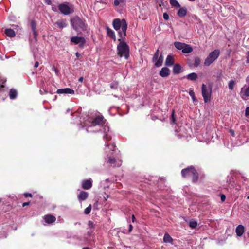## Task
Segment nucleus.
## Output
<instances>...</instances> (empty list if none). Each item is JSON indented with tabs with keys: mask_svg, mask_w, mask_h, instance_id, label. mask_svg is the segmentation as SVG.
I'll use <instances>...</instances> for the list:
<instances>
[{
	"mask_svg": "<svg viewBox=\"0 0 249 249\" xmlns=\"http://www.w3.org/2000/svg\"><path fill=\"white\" fill-rule=\"evenodd\" d=\"M71 25L73 29L80 34L82 32L86 31L88 28V24L84 19L81 18L78 16L73 17L71 19Z\"/></svg>",
	"mask_w": 249,
	"mask_h": 249,
	"instance_id": "f257e3e1",
	"label": "nucleus"
},
{
	"mask_svg": "<svg viewBox=\"0 0 249 249\" xmlns=\"http://www.w3.org/2000/svg\"><path fill=\"white\" fill-rule=\"evenodd\" d=\"M181 175L183 178H187L192 176V181L196 183L199 178V174L194 166H190L182 169Z\"/></svg>",
	"mask_w": 249,
	"mask_h": 249,
	"instance_id": "f03ea898",
	"label": "nucleus"
},
{
	"mask_svg": "<svg viewBox=\"0 0 249 249\" xmlns=\"http://www.w3.org/2000/svg\"><path fill=\"white\" fill-rule=\"evenodd\" d=\"M117 54L120 57L124 56L126 59H127L129 56V47L127 43L121 41L117 47Z\"/></svg>",
	"mask_w": 249,
	"mask_h": 249,
	"instance_id": "7ed1b4c3",
	"label": "nucleus"
},
{
	"mask_svg": "<svg viewBox=\"0 0 249 249\" xmlns=\"http://www.w3.org/2000/svg\"><path fill=\"white\" fill-rule=\"evenodd\" d=\"M112 25L114 29L116 31L119 30L121 28L123 32H126L127 24L124 19L120 20L119 18H115L113 20Z\"/></svg>",
	"mask_w": 249,
	"mask_h": 249,
	"instance_id": "20e7f679",
	"label": "nucleus"
},
{
	"mask_svg": "<svg viewBox=\"0 0 249 249\" xmlns=\"http://www.w3.org/2000/svg\"><path fill=\"white\" fill-rule=\"evenodd\" d=\"M220 55V50L218 49L214 50L211 52L204 61V64L205 66H209L213 63Z\"/></svg>",
	"mask_w": 249,
	"mask_h": 249,
	"instance_id": "39448f33",
	"label": "nucleus"
},
{
	"mask_svg": "<svg viewBox=\"0 0 249 249\" xmlns=\"http://www.w3.org/2000/svg\"><path fill=\"white\" fill-rule=\"evenodd\" d=\"M202 90V95L203 97L205 103H207L210 101L211 93H212V88L211 87L209 89H207L206 86L203 84L201 87Z\"/></svg>",
	"mask_w": 249,
	"mask_h": 249,
	"instance_id": "423d86ee",
	"label": "nucleus"
},
{
	"mask_svg": "<svg viewBox=\"0 0 249 249\" xmlns=\"http://www.w3.org/2000/svg\"><path fill=\"white\" fill-rule=\"evenodd\" d=\"M58 9L62 14L65 15H68L73 12V10L65 3L60 4L58 5Z\"/></svg>",
	"mask_w": 249,
	"mask_h": 249,
	"instance_id": "0eeeda50",
	"label": "nucleus"
},
{
	"mask_svg": "<svg viewBox=\"0 0 249 249\" xmlns=\"http://www.w3.org/2000/svg\"><path fill=\"white\" fill-rule=\"evenodd\" d=\"M71 42L75 45L79 44V46L83 48L86 43V40L84 37L74 36L71 38Z\"/></svg>",
	"mask_w": 249,
	"mask_h": 249,
	"instance_id": "6e6552de",
	"label": "nucleus"
},
{
	"mask_svg": "<svg viewBox=\"0 0 249 249\" xmlns=\"http://www.w3.org/2000/svg\"><path fill=\"white\" fill-rule=\"evenodd\" d=\"M106 120L102 115H98L92 121V124L93 126L97 125H103L105 124Z\"/></svg>",
	"mask_w": 249,
	"mask_h": 249,
	"instance_id": "1a4fd4ad",
	"label": "nucleus"
},
{
	"mask_svg": "<svg viewBox=\"0 0 249 249\" xmlns=\"http://www.w3.org/2000/svg\"><path fill=\"white\" fill-rule=\"evenodd\" d=\"M92 186V181L91 178L85 179L82 182V187L85 190L90 189Z\"/></svg>",
	"mask_w": 249,
	"mask_h": 249,
	"instance_id": "9d476101",
	"label": "nucleus"
},
{
	"mask_svg": "<svg viewBox=\"0 0 249 249\" xmlns=\"http://www.w3.org/2000/svg\"><path fill=\"white\" fill-rule=\"evenodd\" d=\"M31 28L33 33L34 38L37 41V36L38 35L37 31L36 30V22L35 20H32L31 21Z\"/></svg>",
	"mask_w": 249,
	"mask_h": 249,
	"instance_id": "9b49d317",
	"label": "nucleus"
},
{
	"mask_svg": "<svg viewBox=\"0 0 249 249\" xmlns=\"http://www.w3.org/2000/svg\"><path fill=\"white\" fill-rule=\"evenodd\" d=\"M44 220L47 224H52L56 221V217L51 214H47L44 216Z\"/></svg>",
	"mask_w": 249,
	"mask_h": 249,
	"instance_id": "f8f14e48",
	"label": "nucleus"
},
{
	"mask_svg": "<svg viewBox=\"0 0 249 249\" xmlns=\"http://www.w3.org/2000/svg\"><path fill=\"white\" fill-rule=\"evenodd\" d=\"M56 93L58 94L66 93V94H73L74 93V91L70 88H64V89H58L57 90Z\"/></svg>",
	"mask_w": 249,
	"mask_h": 249,
	"instance_id": "ddd939ff",
	"label": "nucleus"
},
{
	"mask_svg": "<svg viewBox=\"0 0 249 249\" xmlns=\"http://www.w3.org/2000/svg\"><path fill=\"white\" fill-rule=\"evenodd\" d=\"M170 70L167 67H163L159 72V75L162 77H166L170 75Z\"/></svg>",
	"mask_w": 249,
	"mask_h": 249,
	"instance_id": "4468645a",
	"label": "nucleus"
},
{
	"mask_svg": "<svg viewBox=\"0 0 249 249\" xmlns=\"http://www.w3.org/2000/svg\"><path fill=\"white\" fill-rule=\"evenodd\" d=\"M88 197V193L84 191H81L77 196V198L80 202L85 200Z\"/></svg>",
	"mask_w": 249,
	"mask_h": 249,
	"instance_id": "2eb2a0df",
	"label": "nucleus"
},
{
	"mask_svg": "<svg viewBox=\"0 0 249 249\" xmlns=\"http://www.w3.org/2000/svg\"><path fill=\"white\" fill-rule=\"evenodd\" d=\"M245 231V228L242 225H239L235 229V232L238 236H241Z\"/></svg>",
	"mask_w": 249,
	"mask_h": 249,
	"instance_id": "dca6fc26",
	"label": "nucleus"
},
{
	"mask_svg": "<svg viewBox=\"0 0 249 249\" xmlns=\"http://www.w3.org/2000/svg\"><path fill=\"white\" fill-rule=\"evenodd\" d=\"M174 58L173 56L168 55L165 60V64L166 66L171 67L174 64Z\"/></svg>",
	"mask_w": 249,
	"mask_h": 249,
	"instance_id": "f3484780",
	"label": "nucleus"
},
{
	"mask_svg": "<svg viewBox=\"0 0 249 249\" xmlns=\"http://www.w3.org/2000/svg\"><path fill=\"white\" fill-rule=\"evenodd\" d=\"M163 242L165 243L173 244V239L167 232H166L163 237Z\"/></svg>",
	"mask_w": 249,
	"mask_h": 249,
	"instance_id": "a211bd4d",
	"label": "nucleus"
},
{
	"mask_svg": "<svg viewBox=\"0 0 249 249\" xmlns=\"http://www.w3.org/2000/svg\"><path fill=\"white\" fill-rule=\"evenodd\" d=\"M181 72V68L180 64H175L173 68V73L174 74H178Z\"/></svg>",
	"mask_w": 249,
	"mask_h": 249,
	"instance_id": "6ab92c4d",
	"label": "nucleus"
},
{
	"mask_svg": "<svg viewBox=\"0 0 249 249\" xmlns=\"http://www.w3.org/2000/svg\"><path fill=\"white\" fill-rule=\"evenodd\" d=\"M186 77L189 80L195 81L198 79V75L196 73L193 72L188 74Z\"/></svg>",
	"mask_w": 249,
	"mask_h": 249,
	"instance_id": "aec40b11",
	"label": "nucleus"
},
{
	"mask_svg": "<svg viewBox=\"0 0 249 249\" xmlns=\"http://www.w3.org/2000/svg\"><path fill=\"white\" fill-rule=\"evenodd\" d=\"M107 34L109 37L113 39L114 41L116 40V36L114 32L108 27H107Z\"/></svg>",
	"mask_w": 249,
	"mask_h": 249,
	"instance_id": "412c9836",
	"label": "nucleus"
},
{
	"mask_svg": "<svg viewBox=\"0 0 249 249\" xmlns=\"http://www.w3.org/2000/svg\"><path fill=\"white\" fill-rule=\"evenodd\" d=\"M192 47L188 44H185L184 47H183L182 52L184 53H189L193 51Z\"/></svg>",
	"mask_w": 249,
	"mask_h": 249,
	"instance_id": "4be33fe9",
	"label": "nucleus"
},
{
	"mask_svg": "<svg viewBox=\"0 0 249 249\" xmlns=\"http://www.w3.org/2000/svg\"><path fill=\"white\" fill-rule=\"evenodd\" d=\"M177 14L179 17H184L187 14V9L185 7H181L178 10Z\"/></svg>",
	"mask_w": 249,
	"mask_h": 249,
	"instance_id": "5701e85b",
	"label": "nucleus"
},
{
	"mask_svg": "<svg viewBox=\"0 0 249 249\" xmlns=\"http://www.w3.org/2000/svg\"><path fill=\"white\" fill-rule=\"evenodd\" d=\"M56 24L59 28H63L67 27V23H66V20L61 19L56 22Z\"/></svg>",
	"mask_w": 249,
	"mask_h": 249,
	"instance_id": "b1692460",
	"label": "nucleus"
},
{
	"mask_svg": "<svg viewBox=\"0 0 249 249\" xmlns=\"http://www.w3.org/2000/svg\"><path fill=\"white\" fill-rule=\"evenodd\" d=\"M163 57L162 55L161 54L160 56L158 57L157 60L155 61V66L157 67H159L162 66L163 63Z\"/></svg>",
	"mask_w": 249,
	"mask_h": 249,
	"instance_id": "393cba45",
	"label": "nucleus"
},
{
	"mask_svg": "<svg viewBox=\"0 0 249 249\" xmlns=\"http://www.w3.org/2000/svg\"><path fill=\"white\" fill-rule=\"evenodd\" d=\"M5 33L7 35V36L11 37H14L16 35L14 31L10 28L6 29L5 30Z\"/></svg>",
	"mask_w": 249,
	"mask_h": 249,
	"instance_id": "a878e982",
	"label": "nucleus"
},
{
	"mask_svg": "<svg viewBox=\"0 0 249 249\" xmlns=\"http://www.w3.org/2000/svg\"><path fill=\"white\" fill-rule=\"evenodd\" d=\"M185 44V43H182V42H178V41L175 42L174 43V46L176 47V48H177V49H178L179 50H181V51H182L183 47H184Z\"/></svg>",
	"mask_w": 249,
	"mask_h": 249,
	"instance_id": "bb28decb",
	"label": "nucleus"
},
{
	"mask_svg": "<svg viewBox=\"0 0 249 249\" xmlns=\"http://www.w3.org/2000/svg\"><path fill=\"white\" fill-rule=\"evenodd\" d=\"M9 95L11 99H14L17 96V91L14 89H11Z\"/></svg>",
	"mask_w": 249,
	"mask_h": 249,
	"instance_id": "cd10ccee",
	"label": "nucleus"
},
{
	"mask_svg": "<svg viewBox=\"0 0 249 249\" xmlns=\"http://www.w3.org/2000/svg\"><path fill=\"white\" fill-rule=\"evenodd\" d=\"M171 124H176V118L175 115V110L173 109L172 111V114L171 117Z\"/></svg>",
	"mask_w": 249,
	"mask_h": 249,
	"instance_id": "c85d7f7f",
	"label": "nucleus"
},
{
	"mask_svg": "<svg viewBox=\"0 0 249 249\" xmlns=\"http://www.w3.org/2000/svg\"><path fill=\"white\" fill-rule=\"evenodd\" d=\"M236 85V81L235 80H230L228 83L229 89L232 90L234 89V86Z\"/></svg>",
	"mask_w": 249,
	"mask_h": 249,
	"instance_id": "c756f323",
	"label": "nucleus"
},
{
	"mask_svg": "<svg viewBox=\"0 0 249 249\" xmlns=\"http://www.w3.org/2000/svg\"><path fill=\"white\" fill-rule=\"evenodd\" d=\"M170 3L171 5L173 7L177 8L180 7V5L177 0H170Z\"/></svg>",
	"mask_w": 249,
	"mask_h": 249,
	"instance_id": "7c9ffc66",
	"label": "nucleus"
},
{
	"mask_svg": "<svg viewBox=\"0 0 249 249\" xmlns=\"http://www.w3.org/2000/svg\"><path fill=\"white\" fill-rule=\"evenodd\" d=\"M118 34L119 35V38L118 39V40L120 41H123L125 38V36H126V32H125V34H124V32H123L122 31H119L118 32Z\"/></svg>",
	"mask_w": 249,
	"mask_h": 249,
	"instance_id": "2f4dec72",
	"label": "nucleus"
},
{
	"mask_svg": "<svg viewBox=\"0 0 249 249\" xmlns=\"http://www.w3.org/2000/svg\"><path fill=\"white\" fill-rule=\"evenodd\" d=\"M116 160L114 157H109L107 160V163L112 165L116 163Z\"/></svg>",
	"mask_w": 249,
	"mask_h": 249,
	"instance_id": "473e14b6",
	"label": "nucleus"
},
{
	"mask_svg": "<svg viewBox=\"0 0 249 249\" xmlns=\"http://www.w3.org/2000/svg\"><path fill=\"white\" fill-rule=\"evenodd\" d=\"M201 60L199 57H196L194 59V67H197L200 64Z\"/></svg>",
	"mask_w": 249,
	"mask_h": 249,
	"instance_id": "72a5a7b5",
	"label": "nucleus"
},
{
	"mask_svg": "<svg viewBox=\"0 0 249 249\" xmlns=\"http://www.w3.org/2000/svg\"><path fill=\"white\" fill-rule=\"evenodd\" d=\"M118 82L117 81H113L110 85V87L111 89H116L118 87Z\"/></svg>",
	"mask_w": 249,
	"mask_h": 249,
	"instance_id": "f704fd0d",
	"label": "nucleus"
},
{
	"mask_svg": "<svg viewBox=\"0 0 249 249\" xmlns=\"http://www.w3.org/2000/svg\"><path fill=\"white\" fill-rule=\"evenodd\" d=\"M189 226L192 229L196 228L197 226V223L196 221L192 220L189 222Z\"/></svg>",
	"mask_w": 249,
	"mask_h": 249,
	"instance_id": "c9c22d12",
	"label": "nucleus"
},
{
	"mask_svg": "<svg viewBox=\"0 0 249 249\" xmlns=\"http://www.w3.org/2000/svg\"><path fill=\"white\" fill-rule=\"evenodd\" d=\"M159 56V50L158 49L156 50L152 58V62H154L155 61H156Z\"/></svg>",
	"mask_w": 249,
	"mask_h": 249,
	"instance_id": "e433bc0d",
	"label": "nucleus"
},
{
	"mask_svg": "<svg viewBox=\"0 0 249 249\" xmlns=\"http://www.w3.org/2000/svg\"><path fill=\"white\" fill-rule=\"evenodd\" d=\"M190 96L192 97L194 102H197V100L195 96V92L193 90H190L189 92Z\"/></svg>",
	"mask_w": 249,
	"mask_h": 249,
	"instance_id": "4c0bfd02",
	"label": "nucleus"
},
{
	"mask_svg": "<svg viewBox=\"0 0 249 249\" xmlns=\"http://www.w3.org/2000/svg\"><path fill=\"white\" fill-rule=\"evenodd\" d=\"M88 225L89 228L91 229V231H93L94 229V224L93 222L92 221L89 220L88 221Z\"/></svg>",
	"mask_w": 249,
	"mask_h": 249,
	"instance_id": "58836bf2",
	"label": "nucleus"
},
{
	"mask_svg": "<svg viewBox=\"0 0 249 249\" xmlns=\"http://www.w3.org/2000/svg\"><path fill=\"white\" fill-rule=\"evenodd\" d=\"M91 210V205L90 204L88 207H87L84 210V213L86 214H89Z\"/></svg>",
	"mask_w": 249,
	"mask_h": 249,
	"instance_id": "ea45409f",
	"label": "nucleus"
},
{
	"mask_svg": "<svg viewBox=\"0 0 249 249\" xmlns=\"http://www.w3.org/2000/svg\"><path fill=\"white\" fill-rule=\"evenodd\" d=\"M163 17L165 20H168L169 18V15L167 13H163Z\"/></svg>",
	"mask_w": 249,
	"mask_h": 249,
	"instance_id": "a19ab883",
	"label": "nucleus"
},
{
	"mask_svg": "<svg viewBox=\"0 0 249 249\" xmlns=\"http://www.w3.org/2000/svg\"><path fill=\"white\" fill-rule=\"evenodd\" d=\"M108 148L111 150L114 151L115 150V145L114 144H109L108 145Z\"/></svg>",
	"mask_w": 249,
	"mask_h": 249,
	"instance_id": "79ce46f5",
	"label": "nucleus"
},
{
	"mask_svg": "<svg viewBox=\"0 0 249 249\" xmlns=\"http://www.w3.org/2000/svg\"><path fill=\"white\" fill-rule=\"evenodd\" d=\"M221 200L222 202H224L226 199V196L224 194H221L220 195Z\"/></svg>",
	"mask_w": 249,
	"mask_h": 249,
	"instance_id": "37998d69",
	"label": "nucleus"
},
{
	"mask_svg": "<svg viewBox=\"0 0 249 249\" xmlns=\"http://www.w3.org/2000/svg\"><path fill=\"white\" fill-rule=\"evenodd\" d=\"M246 63L247 64L249 63V51H248L246 53Z\"/></svg>",
	"mask_w": 249,
	"mask_h": 249,
	"instance_id": "c03bdc74",
	"label": "nucleus"
},
{
	"mask_svg": "<svg viewBox=\"0 0 249 249\" xmlns=\"http://www.w3.org/2000/svg\"><path fill=\"white\" fill-rule=\"evenodd\" d=\"M245 115L248 116L249 115V107H247L245 110Z\"/></svg>",
	"mask_w": 249,
	"mask_h": 249,
	"instance_id": "a18cd8bd",
	"label": "nucleus"
},
{
	"mask_svg": "<svg viewBox=\"0 0 249 249\" xmlns=\"http://www.w3.org/2000/svg\"><path fill=\"white\" fill-rule=\"evenodd\" d=\"M120 4L119 0H114V5L115 6H118Z\"/></svg>",
	"mask_w": 249,
	"mask_h": 249,
	"instance_id": "49530a36",
	"label": "nucleus"
},
{
	"mask_svg": "<svg viewBox=\"0 0 249 249\" xmlns=\"http://www.w3.org/2000/svg\"><path fill=\"white\" fill-rule=\"evenodd\" d=\"M24 195L25 197H32V195L31 193H25L24 194Z\"/></svg>",
	"mask_w": 249,
	"mask_h": 249,
	"instance_id": "de8ad7c7",
	"label": "nucleus"
},
{
	"mask_svg": "<svg viewBox=\"0 0 249 249\" xmlns=\"http://www.w3.org/2000/svg\"><path fill=\"white\" fill-rule=\"evenodd\" d=\"M132 229H133V226L131 224H130L129 226L128 232H131L132 230Z\"/></svg>",
	"mask_w": 249,
	"mask_h": 249,
	"instance_id": "09e8293b",
	"label": "nucleus"
},
{
	"mask_svg": "<svg viewBox=\"0 0 249 249\" xmlns=\"http://www.w3.org/2000/svg\"><path fill=\"white\" fill-rule=\"evenodd\" d=\"M4 88V85L3 83H1V81L0 80V90Z\"/></svg>",
	"mask_w": 249,
	"mask_h": 249,
	"instance_id": "8fccbe9b",
	"label": "nucleus"
},
{
	"mask_svg": "<svg viewBox=\"0 0 249 249\" xmlns=\"http://www.w3.org/2000/svg\"><path fill=\"white\" fill-rule=\"evenodd\" d=\"M30 202H24L22 204V207H25L26 206L29 205Z\"/></svg>",
	"mask_w": 249,
	"mask_h": 249,
	"instance_id": "3c124183",
	"label": "nucleus"
},
{
	"mask_svg": "<svg viewBox=\"0 0 249 249\" xmlns=\"http://www.w3.org/2000/svg\"><path fill=\"white\" fill-rule=\"evenodd\" d=\"M230 132L232 136H234V132L233 130L231 129Z\"/></svg>",
	"mask_w": 249,
	"mask_h": 249,
	"instance_id": "603ef678",
	"label": "nucleus"
},
{
	"mask_svg": "<svg viewBox=\"0 0 249 249\" xmlns=\"http://www.w3.org/2000/svg\"><path fill=\"white\" fill-rule=\"evenodd\" d=\"M52 10L54 12H57V8L55 6L52 7Z\"/></svg>",
	"mask_w": 249,
	"mask_h": 249,
	"instance_id": "864d4df0",
	"label": "nucleus"
},
{
	"mask_svg": "<svg viewBox=\"0 0 249 249\" xmlns=\"http://www.w3.org/2000/svg\"><path fill=\"white\" fill-rule=\"evenodd\" d=\"M38 66H39V63H38V62L36 61V62L35 63V66H34V67H35V68H37V67H38Z\"/></svg>",
	"mask_w": 249,
	"mask_h": 249,
	"instance_id": "5fc2aeb1",
	"label": "nucleus"
},
{
	"mask_svg": "<svg viewBox=\"0 0 249 249\" xmlns=\"http://www.w3.org/2000/svg\"><path fill=\"white\" fill-rule=\"evenodd\" d=\"M135 221H136V218L135 217V216H134V215H132V221L133 222H134Z\"/></svg>",
	"mask_w": 249,
	"mask_h": 249,
	"instance_id": "6e6d98bb",
	"label": "nucleus"
},
{
	"mask_svg": "<svg viewBox=\"0 0 249 249\" xmlns=\"http://www.w3.org/2000/svg\"><path fill=\"white\" fill-rule=\"evenodd\" d=\"M83 77H80L79 79H78V81L80 82H82L83 81Z\"/></svg>",
	"mask_w": 249,
	"mask_h": 249,
	"instance_id": "4d7b16f0",
	"label": "nucleus"
},
{
	"mask_svg": "<svg viewBox=\"0 0 249 249\" xmlns=\"http://www.w3.org/2000/svg\"><path fill=\"white\" fill-rule=\"evenodd\" d=\"M120 3L124 4L125 3V0H119Z\"/></svg>",
	"mask_w": 249,
	"mask_h": 249,
	"instance_id": "13d9d810",
	"label": "nucleus"
},
{
	"mask_svg": "<svg viewBox=\"0 0 249 249\" xmlns=\"http://www.w3.org/2000/svg\"><path fill=\"white\" fill-rule=\"evenodd\" d=\"M81 223H80V222H76V223H74V225H78L80 226V225H81Z\"/></svg>",
	"mask_w": 249,
	"mask_h": 249,
	"instance_id": "bf43d9fd",
	"label": "nucleus"
},
{
	"mask_svg": "<svg viewBox=\"0 0 249 249\" xmlns=\"http://www.w3.org/2000/svg\"><path fill=\"white\" fill-rule=\"evenodd\" d=\"M76 56L77 57H79V56H80V54L78 53H76Z\"/></svg>",
	"mask_w": 249,
	"mask_h": 249,
	"instance_id": "052dcab7",
	"label": "nucleus"
},
{
	"mask_svg": "<svg viewBox=\"0 0 249 249\" xmlns=\"http://www.w3.org/2000/svg\"><path fill=\"white\" fill-rule=\"evenodd\" d=\"M46 3L49 5L51 4V1L50 0H48L47 2H46Z\"/></svg>",
	"mask_w": 249,
	"mask_h": 249,
	"instance_id": "680f3d73",
	"label": "nucleus"
},
{
	"mask_svg": "<svg viewBox=\"0 0 249 249\" xmlns=\"http://www.w3.org/2000/svg\"><path fill=\"white\" fill-rule=\"evenodd\" d=\"M107 198H108V196L107 195L106 196V197H104L105 200H107Z\"/></svg>",
	"mask_w": 249,
	"mask_h": 249,
	"instance_id": "e2e57ef3",
	"label": "nucleus"
},
{
	"mask_svg": "<svg viewBox=\"0 0 249 249\" xmlns=\"http://www.w3.org/2000/svg\"><path fill=\"white\" fill-rule=\"evenodd\" d=\"M82 249H90L89 247H85V248H83Z\"/></svg>",
	"mask_w": 249,
	"mask_h": 249,
	"instance_id": "0e129e2a",
	"label": "nucleus"
},
{
	"mask_svg": "<svg viewBox=\"0 0 249 249\" xmlns=\"http://www.w3.org/2000/svg\"><path fill=\"white\" fill-rule=\"evenodd\" d=\"M120 165H121V164H119V163H118V164H117V166L118 167H119V166H120Z\"/></svg>",
	"mask_w": 249,
	"mask_h": 249,
	"instance_id": "69168bd1",
	"label": "nucleus"
},
{
	"mask_svg": "<svg viewBox=\"0 0 249 249\" xmlns=\"http://www.w3.org/2000/svg\"><path fill=\"white\" fill-rule=\"evenodd\" d=\"M161 0V4H162L163 3V0Z\"/></svg>",
	"mask_w": 249,
	"mask_h": 249,
	"instance_id": "338daca9",
	"label": "nucleus"
},
{
	"mask_svg": "<svg viewBox=\"0 0 249 249\" xmlns=\"http://www.w3.org/2000/svg\"><path fill=\"white\" fill-rule=\"evenodd\" d=\"M247 199H249V195L248 196V197H247Z\"/></svg>",
	"mask_w": 249,
	"mask_h": 249,
	"instance_id": "774afa93",
	"label": "nucleus"
}]
</instances>
